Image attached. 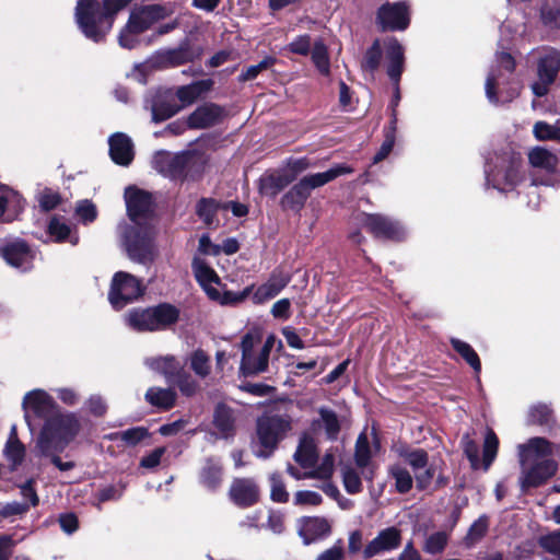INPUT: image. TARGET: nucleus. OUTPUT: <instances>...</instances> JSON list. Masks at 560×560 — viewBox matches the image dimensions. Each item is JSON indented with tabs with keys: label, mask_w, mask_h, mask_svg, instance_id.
I'll use <instances>...</instances> for the list:
<instances>
[{
	"label": "nucleus",
	"mask_w": 560,
	"mask_h": 560,
	"mask_svg": "<svg viewBox=\"0 0 560 560\" xmlns=\"http://www.w3.org/2000/svg\"><path fill=\"white\" fill-rule=\"evenodd\" d=\"M517 450L521 466L518 483L523 492L544 485L557 472L558 464L550 458L552 445L548 440L532 438L520 444Z\"/></svg>",
	"instance_id": "1"
},
{
	"label": "nucleus",
	"mask_w": 560,
	"mask_h": 560,
	"mask_svg": "<svg viewBox=\"0 0 560 560\" xmlns=\"http://www.w3.org/2000/svg\"><path fill=\"white\" fill-rule=\"evenodd\" d=\"M131 0H79L75 7V21L84 36L101 42L112 30L114 16L127 8Z\"/></svg>",
	"instance_id": "2"
},
{
	"label": "nucleus",
	"mask_w": 560,
	"mask_h": 560,
	"mask_svg": "<svg viewBox=\"0 0 560 560\" xmlns=\"http://www.w3.org/2000/svg\"><path fill=\"white\" fill-rule=\"evenodd\" d=\"M81 428V419L77 413L59 409L43 423L35 445L37 453L65 451L78 436Z\"/></svg>",
	"instance_id": "3"
},
{
	"label": "nucleus",
	"mask_w": 560,
	"mask_h": 560,
	"mask_svg": "<svg viewBox=\"0 0 560 560\" xmlns=\"http://www.w3.org/2000/svg\"><path fill=\"white\" fill-rule=\"evenodd\" d=\"M494 63L486 79L485 92L487 100L499 106L516 98L520 94V86L512 80L515 61L509 52H498Z\"/></svg>",
	"instance_id": "4"
},
{
	"label": "nucleus",
	"mask_w": 560,
	"mask_h": 560,
	"mask_svg": "<svg viewBox=\"0 0 560 560\" xmlns=\"http://www.w3.org/2000/svg\"><path fill=\"white\" fill-rule=\"evenodd\" d=\"M351 173H353V168L342 163L336 164L325 172L306 175L282 196L281 207L300 212L311 196L312 190L323 187L339 176Z\"/></svg>",
	"instance_id": "5"
},
{
	"label": "nucleus",
	"mask_w": 560,
	"mask_h": 560,
	"mask_svg": "<svg viewBox=\"0 0 560 560\" xmlns=\"http://www.w3.org/2000/svg\"><path fill=\"white\" fill-rule=\"evenodd\" d=\"M127 220L117 226L120 246L127 256L140 261V188L136 185L128 186L124 194Z\"/></svg>",
	"instance_id": "6"
},
{
	"label": "nucleus",
	"mask_w": 560,
	"mask_h": 560,
	"mask_svg": "<svg viewBox=\"0 0 560 560\" xmlns=\"http://www.w3.org/2000/svg\"><path fill=\"white\" fill-rule=\"evenodd\" d=\"M292 419L289 415H264L257 420V442L253 452L257 457L268 458L277 448L278 443L291 430Z\"/></svg>",
	"instance_id": "7"
},
{
	"label": "nucleus",
	"mask_w": 560,
	"mask_h": 560,
	"mask_svg": "<svg viewBox=\"0 0 560 560\" xmlns=\"http://www.w3.org/2000/svg\"><path fill=\"white\" fill-rule=\"evenodd\" d=\"M518 167L520 159L514 154L494 153L493 156L486 160V185L501 191L514 187L520 180Z\"/></svg>",
	"instance_id": "8"
},
{
	"label": "nucleus",
	"mask_w": 560,
	"mask_h": 560,
	"mask_svg": "<svg viewBox=\"0 0 560 560\" xmlns=\"http://www.w3.org/2000/svg\"><path fill=\"white\" fill-rule=\"evenodd\" d=\"M259 341V337L250 332H247L242 338V361L240 371L245 376L257 375L268 369L269 355L273 347V338H267L262 347L256 351L255 347Z\"/></svg>",
	"instance_id": "9"
},
{
	"label": "nucleus",
	"mask_w": 560,
	"mask_h": 560,
	"mask_svg": "<svg viewBox=\"0 0 560 560\" xmlns=\"http://www.w3.org/2000/svg\"><path fill=\"white\" fill-rule=\"evenodd\" d=\"M384 46L386 52V73L394 88V96L390 103V125L396 126V107L400 101L399 82L405 68V51L404 47L396 38H388L385 40Z\"/></svg>",
	"instance_id": "10"
},
{
	"label": "nucleus",
	"mask_w": 560,
	"mask_h": 560,
	"mask_svg": "<svg viewBox=\"0 0 560 560\" xmlns=\"http://www.w3.org/2000/svg\"><path fill=\"white\" fill-rule=\"evenodd\" d=\"M201 54V48H194L188 40H184L175 48L155 51L147 59L145 67L150 69L175 68L199 59Z\"/></svg>",
	"instance_id": "11"
},
{
	"label": "nucleus",
	"mask_w": 560,
	"mask_h": 560,
	"mask_svg": "<svg viewBox=\"0 0 560 560\" xmlns=\"http://www.w3.org/2000/svg\"><path fill=\"white\" fill-rule=\"evenodd\" d=\"M25 422L31 431H34L36 420L44 422L61 409L54 398L43 389L28 392L22 401Z\"/></svg>",
	"instance_id": "12"
},
{
	"label": "nucleus",
	"mask_w": 560,
	"mask_h": 560,
	"mask_svg": "<svg viewBox=\"0 0 560 560\" xmlns=\"http://www.w3.org/2000/svg\"><path fill=\"white\" fill-rule=\"evenodd\" d=\"M139 296L140 281L127 272H116L108 292V301L112 307L116 311H120Z\"/></svg>",
	"instance_id": "13"
},
{
	"label": "nucleus",
	"mask_w": 560,
	"mask_h": 560,
	"mask_svg": "<svg viewBox=\"0 0 560 560\" xmlns=\"http://www.w3.org/2000/svg\"><path fill=\"white\" fill-rule=\"evenodd\" d=\"M560 71V51L545 48L537 61L538 82L533 83L532 91L538 96H545L549 86L556 81Z\"/></svg>",
	"instance_id": "14"
},
{
	"label": "nucleus",
	"mask_w": 560,
	"mask_h": 560,
	"mask_svg": "<svg viewBox=\"0 0 560 560\" xmlns=\"http://www.w3.org/2000/svg\"><path fill=\"white\" fill-rule=\"evenodd\" d=\"M410 22L409 7L406 2L383 4L376 15V23L382 31H404Z\"/></svg>",
	"instance_id": "15"
},
{
	"label": "nucleus",
	"mask_w": 560,
	"mask_h": 560,
	"mask_svg": "<svg viewBox=\"0 0 560 560\" xmlns=\"http://www.w3.org/2000/svg\"><path fill=\"white\" fill-rule=\"evenodd\" d=\"M178 318L179 310L174 305L163 303L142 311V329L164 330L175 324Z\"/></svg>",
	"instance_id": "16"
},
{
	"label": "nucleus",
	"mask_w": 560,
	"mask_h": 560,
	"mask_svg": "<svg viewBox=\"0 0 560 560\" xmlns=\"http://www.w3.org/2000/svg\"><path fill=\"white\" fill-rule=\"evenodd\" d=\"M401 530L396 526L386 527L377 533V535L362 550L364 559H371L382 553L397 550L401 545Z\"/></svg>",
	"instance_id": "17"
},
{
	"label": "nucleus",
	"mask_w": 560,
	"mask_h": 560,
	"mask_svg": "<svg viewBox=\"0 0 560 560\" xmlns=\"http://www.w3.org/2000/svg\"><path fill=\"white\" fill-rule=\"evenodd\" d=\"M364 225L378 238L400 241L406 236V230L399 222L381 214H368Z\"/></svg>",
	"instance_id": "18"
},
{
	"label": "nucleus",
	"mask_w": 560,
	"mask_h": 560,
	"mask_svg": "<svg viewBox=\"0 0 560 560\" xmlns=\"http://www.w3.org/2000/svg\"><path fill=\"white\" fill-rule=\"evenodd\" d=\"M223 118V107L214 103H206L187 117L186 124L190 129H206L220 124Z\"/></svg>",
	"instance_id": "19"
},
{
	"label": "nucleus",
	"mask_w": 560,
	"mask_h": 560,
	"mask_svg": "<svg viewBox=\"0 0 560 560\" xmlns=\"http://www.w3.org/2000/svg\"><path fill=\"white\" fill-rule=\"evenodd\" d=\"M0 255L12 267L23 271L32 267L34 254L24 241L15 240L0 247Z\"/></svg>",
	"instance_id": "20"
},
{
	"label": "nucleus",
	"mask_w": 560,
	"mask_h": 560,
	"mask_svg": "<svg viewBox=\"0 0 560 560\" xmlns=\"http://www.w3.org/2000/svg\"><path fill=\"white\" fill-rule=\"evenodd\" d=\"M229 494L233 503L240 508L252 506L259 500V489L256 482L249 478L234 479Z\"/></svg>",
	"instance_id": "21"
},
{
	"label": "nucleus",
	"mask_w": 560,
	"mask_h": 560,
	"mask_svg": "<svg viewBox=\"0 0 560 560\" xmlns=\"http://www.w3.org/2000/svg\"><path fill=\"white\" fill-rule=\"evenodd\" d=\"M153 167L172 179H179L185 176L187 158L185 155H173L167 152H159L152 161Z\"/></svg>",
	"instance_id": "22"
},
{
	"label": "nucleus",
	"mask_w": 560,
	"mask_h": 560,
	"mask_svg": "<svg viewBox=\"0 0 560 560\" xmlns=\"http://www.w3.org/2000/svg\"><path fill=\"white\" fill-rule=\"evenodd\" d=\"M291 281V276L281 270H275L268 280L259 285L253 294V301L261 304L277 296Z\"/></svg>",
	"instance_id": "23"
},
{
	"label": "nucleus",
	"mask_w": 560,
	"mask_h": 560,
	"mask_svg": "<svg viewBox=\"0 0 560 560\" xmlns=\"http://www.w3.org/2000/svg\"><path fill=\"white\" fill-rule=\"evenodd\" d=\"M331 532L329 522L324 517L313 516L301 520L299 535L305 545L327 537Z\"/></svg>",
	"instance_id": "24"
},
{
	"label": "nucleus",
	"mask_w": 560,
	"mask_h": 560,
	"mask_svg": "<svg viewBox=\"0 0 560 560\" xmlns=\"http://www.w3.org/2000/svg\"><path fill=\"white\" fill-rule=\"evenodd\" d=\"M192 271L198 283L203 288L210 299H219L220 292L213 288V284L219 283L220 279L215 271L201 258L195 257L192 259Z\"/></svg>",
	"instance_id": "25"
},
{
	"label": "nucleus",
	"mask_w": 560,
	"mask_h": 560,
	"mask_svg": "<svg viewBox=\"0 0 560 560\" xmlns=\"http://www.w3.org/2000/svg\"><path fill=\"white\" fill-rule=\"evenodd\" d=\"M213 85L214 81L212 79L198 80L189 84L178 86L175 94L182 103V107H186L206 96L212 90Z\"/></svg>",
	"instance_id": "26"
},
{
	"label": "nucleus",
	"mask_w": 560,
	"mask_h": 560,
	"mask_svg": "<svg viewBox=\"0 0 560 560\" xmlns=\"http://www.w3.org/2000/svg\"><path fill=\"white\" fill-rule=\"evenodd\" d=\"M109 154L112 160L119 165L126 166L133 159L132 143L125 133L117 132L109 137Z\"/></svg>",
	"instance_id": "27"
},
{
	"label": "nucleus",
	"mask_w": 560,
	"mask_h": 560,
	"mask_svg": "<svg viewBox=\"0 0 560 560\" xmlns=\"http://www.w3.org/2000/svg\"><path fill=\"white\" fill-rule=\"evenodd\" d=\"M317 412L319 418L313 420V431L323 430L328 440L336 441L341 429L339 417L334 410L327 407H319Z\"/></svg>",
	"instance_id": "28"
},
{
	"label": "nucleus",
	"mask_w": 560,
	"mask_h": 560,
	"mask_svg": "<svg viewBox=\"0 0 560 560\" xmlns=\"http://www.w3.org/2000/svg\"><path fill=\"white\" fill-rule=\"evenodd\" d=\"M140 42V10L132 9L126 25L120 30L118 43L122 48L133 49Z\"/></svg>",
	"instance_id": "29"
},
{
	"label": "nucleus",
	"mask_w": 560,
	"mask_h": 560,
	"mask_svg": "<svg viewBox=\"0 0 560 560\" xmlns=\"http://www.w3.org/2000/svg\"><path fill=\"white\" fill-rule=\"evenodd\" d=\"M144 363L152 371L162 374L167 382L173 381L175 375L179 373V370L183 368L180 361L171 354L148 358Z\"/></svg>",
	"instance_id": "30"
},
{
	"label": "nucleus",
	"mask_w": 560,
	"mask_h": 560,
	"mask_svg": "<svg viewBox=\"0 0 560 560\" xmlns=\"http://www.w3.org/2000/svg\"><path fill=\"white\" fill-rule=\"evenodd\" d=\"M291 183L292 176L289 177L287 172L281 168L277 173L266 174L259 178V191L260 194L275 197Z\"/></svg>",
	"instance_id": "31"
},
{
	"label": "nucleus",
	"mask_w": 560,
	"mask_h": 560,
	"mask_svg": "<svg viewBox=\"0 0 560 560\" xmlns=\"http://www.w3.org/2000/svg\"><path fill=\"white\" fill-rule=\"evenodd\" d=\"M529 164L546 173H553L558 166L559 159L557 154L545 148V147H535L528 153Z\"/></svg>",
	"instance_id": "32"
},
{
	"label": "nucleus",
	"mask_w": 560,
	"mask_h": 560,
	"mask_svg": "<svg viewBox=\"0 0 560 560\" xmlns=\"http://www.w3.org/2000/svg\"><path fill=\"white\" fill-rule=\"evenodd\" d=\"M213 425L220 438L233 436L235 433L234 411L225 405H218L213 413Z\"/></svg>",
	"instance_id": "33"
},
{
	"label": "nucleus",
	"mask_w": 560,
	"mask_h": 560,
	"mask_svg": "<svg viewBox=\"0 0 560 560\" xmlns=\"http://www.w3.org/2000/svg\"><path fill=\"white\" fill-rule=\"evenodd\" d=\"M24 208L23 198L13 189L4 187L0 190V217L7 213L5 221H10Z\"/></svg>",
	"instance_id": "34"
},
{
	"label": "nucleus",
	"mask_w": 560,
	"mask_h": 560,
	"mask_svg": "<svg viewBox=\"0 0 560 560\" xmlns=\"http://www.w3.org/2000/svg\"><path fill=\"white\" fill-rule=\"evenodd\" d=\"M177 394L172 388L151 387L145 393V400L154 408L166 411L174 407Z\"/></svg>",
	"instance_id": "35"
},
{
	"label": "nucleus",
	"mask_w": 560,
	"mask_h": 560,
	"mask_svg": "<svg viewBox=\"0 0 560 560\" xmlns=\"http://www.w3.org/2000/svg\"><path fill=\"white\" fill-rule=\"evenodd\" d=\"M295 462L303 468H314L317 462V448L314 439L310 436H303L299 443V446L294 453Z\"/></svg>",
	"instance_id": "36"
},
{
	"label": "nucleus",
	"mask_w": 560,
	"mask_h": 560,
	"mask_svg": "<svg viewBox=\"0 0 560 560\" xmlns=\"http://www.w3.org/2000/svg\"><path fill=\"white\" fill-rule=\"evenodd\" d=\"M538 545L545 553L542 560H560V529L540 536Z\"/></svg>",
	"instance_id": "37"
},
{
	"label": "nucleus",
	"mask_w": 560,
	"mask_h": 560,
	"mask_svg": "<svg viewBox=\"0 0 560 560\" xmlns=\"http://www.w3.org/2000/svg\"><path fill=\"white\" fill-rule=\"evenodd\" d=\"M450 342L454 350L472 368V370L476 373H480L481 362L472 347L457 338H451Z\"/></svg>",
	"instance_id": "38"
},
{
	"label": "nucleus",
	"mask_w": 560,
	"mask_h": 560,
	"mask_svg": "<svg viewBox=\"0 0 560 560\" xmlns=\"http://www.w3.org/2000/svg\"><path fill=\"white\" fill-rule=\"evenodd\" d=\"M222 468L219 462L208 459L200 472V481L208 489H215L221 482Z\"/></svg>",
	"instance_id": "39"
},
{
	"label": "nucleus",
	"mask_w": 560,
	"mask_h": 560,
	"mask_svg": "<svg viewBox=\"0 0 560 560\" xmlns=\"http://www.w3.org/2000/svg\"><path fill=\"white\" fill-rule=\"evenodd\" d=\"M382 60V48L380 39H375L372 46L365 51L362 61L361 69L370 73L371 77L374 75L375 71L378 69Z\"/></svg>",
	"instance_id": "40"
},
{
	"label": "nucleus",
	"mask_w": 560,
	"mask_h": 560,
	"mask_svg": "<svg viewBox=\"0 0 560 560\" xmlns=\"http://www.w3.org/2000/svg\"><path fill=\"white\" fill-rule=\"evenodd\" d=\"M172 12L171 8L160 4L142 7V32L150 28L155 22L165 19Z\"/></svg>",
	"instance_id": "41"
},
{
	"label": "nucleus",
	"mask_w": 560,
	"mask_h": 560,
	"mask_svg": "<svg viewBox=\"0 0 560 560\" xmlns=\"http://www.w3.org/2000/svg\"><path fill=\"white\" fill-rule=\"evenodd\" d=\"M189 365L200 378H206L211 372L210 357L201 349H197L189 355Z\"/></svg>",
	"instance_id": "42"
},
{
	"label": "nucleus",
	"mask_w": 560,
	"mask_h": 560,
	"mask_svg": "<svg viewBox=\"0 0 560 560\" xmlns=\"http://www.w3.org/2000/svg\"><path fill=\"white\" fill-rule=\"evenodd\" d=\"M170 383H174L179 392L187 397L194 396L199 390V383L183 368Z\"/></svg>",
	"instance_id": "43"
},
{
	"label": "nucleus",
	"mask_w": 560,
	"mask_h": 560,
	"mask_svg": "<svg viewBox=\"0 0 560 560\" xmlns=\"http://www.w3.org/2000/svg\"><path fill=\"white\" fill-rule=\"evenodd\" d=\"M312 60L318 71L324 74L328 75L330 72V62L328 57L327 47L322 40H317L314 43L312 48Z\"/></svg>",
	"instance_id": "44"
},
{
	"label": "nucleus",
	"mask_w": 560,
	"mask_h": 560,
	"mask_svg": "<svg viewBox=\"0 0 560 560\" xmlns=\"http://www.w3.org/2000/svg\"><path fill=\"white\" fill-rule=\"evenodd\" d=\"M371 448L368 435L362 432L355 442L354 460L358 467L366 469L371 459Z\"/></svg>",
	"instance_id": "45"
},
{
	"label": "nucleus",
	"mask_w": 560,
	"mask_h": 560,
	"mask_svg": "<svg viewBox=\"0 0 560 560\" xmlns=\"http://www.w3.org/2000/svg\"><path fill=\"white\" fill-rule=\"evenodd\" d=\"M499 447V440L495 433L492 430H488L485 436L483 442V454H482V465L483 470H488L493 460L497 457Z\"/></svg>",
	"instance_id": "46"
},
{
	"label": "nucleus",
	"mask_w": 560,
	"mask_h": 560,
	"mask_svg": "<svg viewBox=\"0 0 560 560\" xmlns=\"http://www.w3.org/2000/svg\"><path fill=\"white\" fill-rule=\"evenodd\" d=\"M390 476L395 479V487L399 493H407L412 488L410 472L400 465H394L389 469Z\"/></svg>",
	"instance_id": "47"
},
{
	"label": "nucleus",
	"mask_w": 560,
	"mask_h": 560,
	"mask_svg": "<svg viewBox=\"0 0 560 560\" xmlns=\"http://www.w3.org/2000/svg\"><path fill=\"white\" fill-rule=\"evenodd\" d=\"M488 530V518L486 516H480L477 521H475L464 539V544L467 548H471L475 546L487 533Z\"/></svg>",
	"instance_id": "48"
},
{
	"label": "nucleus",
	"mask_w": 560,
	"mask_h": 560,
	"mask_svg": "<svg viewBox=\"0 0 560 560\" xmlns=\"http://www.w3.org/2000/svg\"><path fill=\"white\" fill-rule=\"evenodd\" d=\"M4 455L13 467H16L23 462L25 448L18 438H9L4 447Z\"/></svg>",
	"instance_id": "49"
},
{
	"label": "nucleus",
	"mask_w": 560,
	"mask_h": 560,
	"mask_svg": "<svg viewBox=\"0 0 560 560\" xmlns=\"http://www.w3.org/2000/svg\"><path fill=\"white\" fill-rule=\"evenodd\" d=\"M218 202L211 198H202L196 208L198 217L207 224L211 225L214 222V217L218 210Z\"/></svg>",
	"instance_id": "50"
},
{
	"label": "nucleus",
	"mask_w": 560,
	"mask_h": 560,
	"mask_svg": "<svg viewBox=\"0 0 560 560\" xmlns=\"http://www.w3.org/2000/svg\"><path fill=\"white\" fill-rule=\"evenodd\" d=\"M448 537L444 532H436L431 534L424 541L423 550L429 555L441 553L446 545Z\"/></svg>",
	"instance_id": "51"
},
{
	"label": "nucleus",
	"mask_w": 560,
	"mask_h": 560,
	"mask_svg": "<svg viewBox=\"0 0 560 560\" xmlns=\"http://www.w3.org/2000/svg\"><path fill=\"white\" fill-rule=\"evenodd\" d=\"M334 456L331 454H326L317 467L314 466V468L308 470V476L324 480L329 479L334 472Z\"/></svg>",
	"instance_id": "52"
},
{
	"label": "nucleus",
	"mask_w": 560,
	"mask_h": 560,
	"mask_svg": "<svg viewBox=\"0 0 560 560\" xmlns=\"http://www.w3.org/2000/svg\"><path fill=\"white\" fill-rule=\"evenodd\" d=\"M395 131L396 126L389 125L386 133L385 139L380 148V150L376 152V154L373 158V164H377L381 161L385 160L389 153L392 152L394 144H395Z\"/></svg>",
	"instance_id": "53"
},
{
	"label": "nucleus",
	"mask_w": 560,
	"mask_h": 560,
	"mask_svg": "<svg viewBox=\"0 0 560 560\" xmlns=\"http://www.w3.org/2000/svg\"><path fill=\"white\" fill-rule=\"evenodd\" d=\"M552 416L551 408L546 404L534 405L528 412V421L535 424H546Z\"/></svg>",
	"instance_id": "54"
},
{
	"label": "nucleus",
	"mask_w": 560,
	"mask_h": 560,
	"mask_svg": "<svg viewBox=\"0 0 560 560\" xmlns=\"http://www.w3.org/2000/svg\"><path fill=\"white\" fill-rule=\"evenodd\" d=\"M534 136L538 140H558L560 141V128L549 125L545 121H537L534 125Z\"/></svg>",
	"instance_id": "55"
},
{
	"label": "nucleus",
	"mask_w": 560,
	"mask_h": 560,
	"mask_svg": "<svg viewBox=\"0 0 560 560\" xmlns=\"http://www.w3.org/2000/svg\"><path fill=\"white\" fill-rule=\"evenodd\" d=\"M462 445L464 448V453L470 463L471 468L478 469L480 467L478 444L472 439H470L468 434H465L462 439Z\"/></svg>",
	"instance_id": "56"
},
{
	"label": "nucleus",
	"mask_w": 560,
	"mask_h": 560,
	"mask_svg": "<svg viewBox=\"0 0 560 560\" xmlns=\"http://www.w3.org/2000/svg\"><path fill=\"white\" fill-rule=\"evenodd\" d=\"M75 214L79 217L80 221L84 224L92 223L97 217V209L95 205L85 199L81 200L75 207Z\"/></svg>",
	"instance_id": "57"
},
{
	"label": "nucleus",
	"mask_w": 560,
	"mask_h": 560,
	"mask_svg": "<svg viewBox=\"0 0 560 560\" xmlns=\"http://www.w3.org/2000/svg\"><path fill=\"white\" fill-rule=\"evenodd\" d=\"M253 288L254 285H248L240 292L225 291L223 294L220 293L219 299L214 300L219 301L222 305H237L248 298L253 291Z\"/></svg>",
	"instance_id": "58"
},
{
	"label": "nucleus",
	"mask_w": 560,
	"mask_h": 560,
	"mask_svg": "<svg viewBox=\"0 0 560 560\" xmlns=\"http://www.w3.org/2000/svg\"><path fill=\"white\" fill-rule=\"evenodd\" d=\"M343 486L348 493L355 494L361 492L362 482L359 474L353 468H346L342 471Z\"/></svg>",
	"instance_id": "59"
},
{
	"label": "nucleus",
	"mask_w": 560,
	"mask_h": 560,
	"mask_svg": "<svg viewBox=\"0 0 560 560\" xmlns=\"http://www.w3.org/2000/svg\"><path fill=\"white\" fill-rule=\"evenodd\" d=\"M271 485V500L279 503H285L289 500V493L285 490L284 483L278 474L270 476Z\"/></svg>",
	"instance_id": "60"
},
{
	"label": "nucleus",
	"mask_w": 560,
	"mask_h": 560,
	"mask_svg": "<svg viewBox=\"0 0 560 560\" xmlns=\"http://www.w3.org/2000/svg\"><path fill=\"white\" fill-rule=\"evenodd\" d=\"M311 167V163L306 158L293 159L290 158L285 161L283 170L287 172L289 177L292 176V182L295 180L299 174Z\"/></svg>",
	"instance_id": "61"
},
{
	"label": "nucleus",
	"mask_w": 560,
	"mask_h": 560,
	"mask_svg": "<svg viewBox=\"0 0 560 560\" xmlns=\"http://www.w3.org/2000/svg\"><path fill=\"white\" fill-rule=\"evenodd\" d=\"M405 460L415 471L421 470L428 465V453L422 448L412 450L411 453L404 454Z\"/></svg>",
	"instance_id": "62"
},
{
	"label": "nucleus",
	"mask_w": 560,
	"mask_h": 560,
	"mask_svg": "<svg viewBox=\"0 0 560 560\" xmlns=\"http://www.w3.org/2000/svg\"><path fill=\"white\" fill-rule=\"evenodd\" d=\"M323 499L318 492L311 490L298 491L294 494V504L295 505H311L316 506L322 503Z\"/></svg>",
	"instance_id": "63"
},
{
	"label": "nucleus",
	"mask_w": 560,
	"mask_h": 560,
	"mask_svg": "<svg viewBox=\"0 0 560 560\" xmlns=\"http://www.w3.org/2000/svg\"><path fill=\"white\" fill-rule=\"evenodd\" d=\"M311 47H312L311 36L305 34V35H300L294 40H292L289 44L288 49L293 54L306 56L311 51Z\"/></svg>",
	"instance_id": "64"
}]
</instances>
